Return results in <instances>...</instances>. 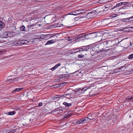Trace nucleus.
<instances>
[{"instance_id":"e433bc0d","label":"nucleus","mask_w":133,"mask_h":133,"mask_svg":"<svg viewBox=\"0 0 133 133\" xmlns=\"http://www.w3.org/2000/svg\"><path fill=\"white\" fill-rule=\"evenodd\" d=\"M117 14H113L111 15L110 16L112 17H115L117 16Z\"/></svg>"},{"instance_id":"37998d69","label":"nucleus","mask_w":133,"mask_h":133,"mask_svg":"<svg viewBox=\"0 0 133 133\" xmlns=\"http://www.w3.org/2000/svg\"><path fill=\"white\" fill-rule=\"evenodd\" d=\"M74 12L73 11L69 13H68V15H74Z\"/></svg>"},{"instance_id":"4c0bfd02","label":"nucleus","mask_w":133,"mask_h":133,"mask_svg":"<svg viewBox=\"0 0 133 133\" xmlns=\"http://www.w3.org/2000/svg\"><path fill=\"white\" fill-rule=\"evenodd\" d=\"M129 6L128 5H125L124 6L122 7V8H121V9H127V8Z\"/></svg>"},{"instance_id":"bf43d9fd","label":"nucleus","mask_w":133,"mask_h":133,"mask_svg":"<svg viewBox=\"0 0 133 133\" xmlns=\"http://www.w3.org/2000/svg\"><path fill=\"white\" fill-rule=\"evenodd\" d=\"M57 26H59V25H57Z\"/></svg>"},{"instance_id":"f257e3e1","label":"nucleus","mask_w":133,"mask_h":133,"mask_svg":"<svg viewBox=\"0 0 133 133\" xmlns=\"http://www.w3.org/2000/svg\"><path fill=\"white\" fill-rule=\"evenodd\" d=\"M81 38L82 39H84V38L86 39H90L91 38L90 34H88L85 35L83 33L79 35L77 37L74 38L73 40H76Z\"/></svg>"},{"instance_id":"0eeeda50","label":"nucleus","mask_w":133,"mask_h":133,"mask_svg":"<svg viewBox=\"0 0 133 133\" xmlns=\"http://www.w3.org/2000/svg\"><path fill=\"white\" fill-rule=\"evenodd\" d=\"M89 49L88 47L87 46H82V48H79V53L80 54H85V55L86 54H85V52L87 51H88Z\"/></svg>"},{"instance_id":"72a5a7b5","label":"nucleus","mask_w":133,"mask_h":133,"mask_svg":"<svg viewBox=\"0 0 133 133\" xmlns=\"http://www.w3.org/2000/svg\"><path fill=\"white\" fill-rule=\"evenodd\" d=\"M59 80L60 81H62L63 80L64 78L62 76V75H61L59 76Z\"/></svg>"},{"instance_id":"c85d7f7f","label":"nucleus","mask_w":133,"mask_h":133,"mask_svg":"<svg viewBox=\"0 0 133 133\" xmlns=\"http://www.w3.org/2000/svg\"><path fill=\"white\" fill-rule=\"evenodd\" d=\"M3 20L0 17V25L1 26H2V28L3 26V24H4V23L3 22Z\"/></svg>"},{"instance_id":"bb28decb","label":"nucleus","mask_w":133,"mask_h":133,"mask_svg":"<svg viewBox=\"0 0 133 133\" xmlns=\"http://www.w3.org/2000/svg\"><path fill=\"white\" fill-rule=\"evenodd\" d=\"M126 100L127 101H129L132 100V97H130L129 96H128L126 97Z\"/></svg>"},{"instance_id":"39448f33","label":"nucleus","mask_w":133,"mask_h":133,"mask_svg":"<svg viewBox=\"0 0 133 133\" xmlns=\"http://www.w3.org/2000/svg\"><path fill=\"white\" fill-rule=\"evenodd\" d=\"M119 6L118 5V4L117 3L116 5L114 6H113L111 8V11L112 13H117L121 9V8H119Z\"/></svg>"},{"instance_id":"473e14b6","label":"nucleus","mask_w":133,"mask_h":133,"mask_svg":"<svg viewBox=\"0 0 133 133\" xmlns=\"http://www.w3.org/2000/svg\"><path fill=\"white\" fill-rule=\"evenodd\" d=\"M129 59H132L133 58V54L130 55L128 57Z\"/></svg>"},{"instance_id":"f8f14e48","label":"nucleus","mask_w":133,"mask_h":133,"mask_svg":"<svg viewBox=\"0 0 133 133\" xmlns=\"http://www.w3.org/2000/svg\"><path fill=\"white\" fill-rule=\"evenodd\" d=\"M113 6V3L111 4L108 3L105 5V6L106 7V8H108V9L110 11L111 10V8Z\"/></svg>"},{"instance_id":"8fccbe9b","label":"nucleus","mask_w":133,"mask_h":133,"mask_svg":"<svg viewBox=\"0 0 133 133\" xmlns=\"http://www.w3.org/2000/svg\"><path fill=\"white\" fill-rule=\"evenodd\" d=\"M27 66H29V65H27L25 67V68H26L25 69H26V70H27V69H29V68H27Z\"/></svg>"},{"instance_id":"58836bf2","label":"nucleus","mask_w":133,"mask_h":133,"mask_svg":"<svg viewBox=\"0 0 133 133\" xmlns=\"http://www.w3.org/2000/svg\"><path fill=\"white\" fill-rule=\"evenodd\" d=\"M128 19H129L130 22L133 21V16L128 18Z\"/></svg>"},{"instance_id":"de8ad7c7","label":"nucleus","mask_w":133,"mask_h":133,"mask_svg":"<svg viewBox=\"0 0 133 133\" xmlns=\"http://www.w3.org/2000/svg\"><path fill=\"white\" fill-rule=\"evenodd\" d=\"M61 64L60 63H59L57 64H56V65H55L56 66H57V68L59 66H60L61 65Z\"/></svg>"},{"instance_id":"5701e85b","label":"nucleus","mask_w":133,"mask_h":133,"mask_svg":"<svg viewBox=\"0 0 133 133\" xmlns=\"http://www.w3.org/2000/svg\"><path fill=\"white\" fill-rule=\"evenodd\" d=\"M80 14H81L86 12L87 10L86 9H79Z\"/></svg>"},{"instance_id":"4d7b16f0","label":"nucleus","mask_w":133,"mask_h":133,"mask_svg":"<svg viewBox=\"0 0 133 133\" xmlns=\"http://www.w3.org/2000/svg\"><path fill=\"white\" fill-rule=\"evenodd\" d=\"M124 69V68H123L122 69H121V70H123V69Z\"/></svg>"},{"instance_id":"9d476101","label":"nucleus","mask_w":133,"mask_h":133,"mask_svg":"<svg viewBox=\"0 0 133 133\" xmlns=\"http://www.w3.org/2000/svg\"><path fill=\"white\" fill-rule=\"evenodd\" d=\"M125 66H121L119 68H117L113 70V73H116L121 71L124 70L125 69Z\"/></svg>"},{"instance_id":"f704fd0d","label":"nucleus","mask_w":133,"mask_h":133,"mask_svg":"<svg viewBox=\"0 0 133 133\" xmlns=\"http://www.w3.org/2000/svg\"><path fill=\"white\" fill-rule=\"evenodd\" d=\"M16 131V130L15 129H10V131H9V132H12V133H14V132H15Z\"/></svg>"},{"instance_id":"1a4fd4ad","label":"nucleus","mask_w":133,"mask_h":133,"mask_svg":"<svg viewBox=\"0 0 133 133\" xmlns=\"http://www.w3.org/2000/svg\"><path fill=\"white\" fill-rule=\"evenodd\" d=\"M87 89H86L85 88H84L82 89H81V88H78L74 90L73 91L75 92V94H77L79 95L81 93H82V91L86 90Z\"/></svg>"},{"instance_id":"dca6fc26","label":"nucleus","mask_w":133,"mask_h":133,"mask_svg":"<svg viewBox=\"0 0 133 133\" xmlns=\"http://www.w3.org/2000/svg\"><path fill=\"white\" fill-rule=\"evenodd\" d=\"M129 3L128 2H121L117 3L118 5L119 6H121L122 5H127L129 4Z\"/></svg>"},{"instance_id":"13d9d810","label":"nucleus","mask_w":133,"mask_h":133,"mask_svg":"<svg viewBox=\"0 0 133 133\" xmlns=\"http://www.w3.org/2000/svg\"><path fill=\"white\" fill-rule=\"evenodd\" d=\"M132 100H133V97H132Z\"/></svg>"},{"instance_id":"aec40b11","label":"nucleus","mask_w":133,"mask_h":133,"mask_svg":"<svg viewBox=\"0 0 133 133\" xmlns=\"http://www.w3.org/2000/svg\"><path fill=\"white\" fill-rule=\"evenodd\" d=\"M79 48L74 49L72 50V52L73 53H77L79 52Z\"/></svg>"},{"instance_id":"864d4df0","label":"nucleus","mask_w":133,"mask_h":133,"mask_svg":"<svg viewBox=\"0 0 133 133\" xmlns=\"http://www.w3.org/2000/svg\"><path fill=\"white\" fill-rule=\"evenodd\" d=\"M130 44L131 45V46L132 45V44H131V42H130Z\"/></svg>"},{"instance_id":"a878e982","label":"nucleus","mask_w":133,"mask_h":133,"mask_svg":"<svg viewBox=\"0 0 133 133\" xmlns=\"http://www.w3.org/2000/svg\"><path fill=\"white\" fill-rule=\"evenodd\" d=\"M20 29L21 31H26V29H25V27L24 25H22L20 27Z\"/></svg>"},{"instance_id":"5fc2aeb1","label":"nucleus","mask_w":133,"mask_h":133,"mask_svg":"<svg viewBox=\"0 0 133 133\" xmlns=\"http://www.w3.org/2000/svg\"><path fill=\"white\" fill-rule=\"evenodd\" d=\"M131 70H132V72H133V69H132Z\"/></svg>"},{"instance_id":"6e6552de","label":"nucleus","mask_w":133,"mask_h":133,"mask_svg":"<svg viewBox=\"0 0 133 133\" xmlns=\"http://www.w3.org/2000/svg\"><path fill=\"white\" fill-rule=\"evenodd\" d=\"M28 41L26 40H20L17 42L14 43L15 45H20L22 44H27V43H29Z\"/></svg>"},{"instance_id":"ea45409f","label":"nucleus","mask_w":133,"mask_h":133,"mask_svg":"<svg viewBox=\"0 0 133 133\" xmlns=\"http://www.w3.org/2000/svg\"><path fill=\"white\" fill-rule=\"evenodd\" d=\"M5 34L4 35H5L4 36V37H4L6 38V37H8V34L7 33H6V32H5Z\"/></svg>"},{"instance_id":"c756f323","label":"nucleus","mask_w":133,"mask_h":133,"mask_svg":"<svg viewBox=\"0 0 133 133\" xmlns=\"http://www.w3.org/2000/svg\"><path fill=\"white\" fill-rule=\"evenodd\" d=\"M45 35H40V36H39V39H44L45 37H44L45 36Z\"/></svg>"},{"instance_id":"79ce46f5","label":"nucleus","mask_w":133,"mask_h":133,"mask_svg":"<svg viewBox=\"0 0 133 133\" xmlns=\"http://www.w3.org/2000/svg\"><path fill=\"white\" fill-rule=\"evenodd\" d=\"M57 68V66H56V65L54 66L53 68H51V70L53 71L55 70V69H56Z\"/></svg>"},{"instance_id":"7ed1b4c3","label":"nucleus","mask_w":133,"mask_h":133,"mask_svg":"<svg viewBox=\"0 0 133 133\" xmlns=\"http://www.w3.org/2000/svg\"><path fill=\"white\" fill-rule=\"evenodd\" d=\"M93 119L89 118L88 117H86L79 120L76 122V123L79 124L81 123H87L90 120H92Z\"/></svg>"},{"instance_id":"412c9836","label":"nucleus","mask_w":133,"mask_h":133,"mask_svg":"<svg viewBox=\"0 0 133 133\" xmlns=\"http://www.w3.org/2000/svg\"><path fill=\"white\" fill-rule=\"evenodd\" d=\"M64 78L63 79L66 80L68 79V78L69 77V75L68 74H63L62 75Z\"/></svg>"},{"instance_id":"6ab92c4d","label":"nucleus","mask_w":133,"mask_h":133,"mask_svg":"<svg viewBox=\"0 0 133 133\" xmlns=\"http://www.w3.org/2000/svg\"><path fill=\"white\" fill-rule=\"evenodd\" d=\"M55 42H54V41L53 40L48 41H47V43L45 44V45L53 44Z\"/></svg>"},{"instance_id":"20e7f679","label":"nucleus","mask_w":133,"mask_h":133,"mask_svg":"<svg viewBox=\"0 0 133 133\" xmlns=\"http://www.w3.org/2000/svg\"><path fill=\"white\" fill-rule=\"evenodd\" d=\"M92 50L90 49V53L91 55L94 56L95 55L100 53L99 50L98 49L97 47V45L94 46L91 49Z\"/></svg>"},{"instance_id":"b1692460","label":"nucleus","mask_w":133,"mask_h":133,"mask_svg":"<svg viewBox=\"0 0 133 133\" xmlns=\"http://www.w3.org/2000/svg\"><path fill=\"white\" fill-rule=\"evenodd\" d=\"M16 112L14 111H10L9 112L8 114H7L8 115H14L16 113Z\"/></svg>"},{"instance_id":"423d86ee","label":"nucleus","mask_w":133,"mask_h":133,"mask_svg":"<svg viewBox=\"0 0 133 133\" xmlns=\"http://www.w3.org/2000/svg\"><path fill=\"white\" fill-rule=\"evenodd\" d=\"M104 44L106 48H109L113 46L115 44L114 41L111 40L104 41Z\"/></svg>"},{"instance_id":"09e8293b","label":"nucleus","mask_w":133,"mask_h":133,"mask_svg":"<svg viewBox=\"0 0 133 133\" xmlns=\"http://www.w3.org/2000/svg\"><path fill=\"white\" fill-rule=\"evenodd\" d=\"M79 17H76L75 18V20H78L79 19Z\"/></svg>"},{"instance_id":"7c9ffc66","label":"nucleus","mask_w":133,"mask_h":133,"mask_svg":"<svg viewBox=\"0 0 133 133\" xmlns=\"http://www.w3.org/2000/svg\"><path fill=\"white\" fill-rule=\"evenodd\" d=\"M33 27V24L31 25H28L27 26V28L29 29L31 28L32 29H33L34 28Z\"/></svg>"},{"instance_id":"2f4dec72","label":"nucleus","mask_w":133,"mask_h":133,"mask_svg":"<svg viewBox=\"0 0 133 133\" xmlns=\"http://www.w3.org/2000/svg\"><path fill=\"white\" fill-rule=\"evenodd\" d=\"M38 22L36 23L33 24V26L34 27H35V28H37L38 27Z\"/></svg>"},{"instance_id":"f3484780","label":"nucleus","mask_w":133,"mask_h":133,"mask_svg":"<svg viewBox=\"0 0 133 133\" xmlns=\"http://www.w3.org/2000/svg\"><path fill=\"white\" fill-rule=\"evenodd\" d=\"M63 105L65 106L66 107H69L72 106V104L71 103H68L66 102H65L63 103Z\"/></svg>"},{"instance_id":"4468645a","label":"nucleus","mask_w":133,"mask_h":133,"mask_svg":"<svg viewBox=\"0 0 133 133\" xmlns=\"http://www.w3.org/2000/svg\"><path fill=\"white\" fill-rule=\"evenodd\" d=\"M68 95L67 94H64L63 95H57L55 97L56 98H61L62 97H66Z\"/></svg>"},{"instance_id":"4be33fe9","label":"nucleus","mask_w":133,"mask_h":133,"mask_svg":"<svg viewBox=\"0 0 133 133\" xmlns=\"http://www.w3.org/2000/svg\"><path fill=\"white\" fill-rule=\"evenodd\" d=\"M95 14L94 11H93L92 12H89L87 14L88 15H89L92 16H94Z\"/></svg>"},{"instance_id":"6e6d98bb","label":"nucleus","mask_w":133,"mask_h":133,"mask_svg":"<svg viewBox=\"0 0 133 133\" xmlns=\"http://www.w3.org/2000/svg\"><path fill=\"white\" fill-rule=\"evenodd\" d=\"M68 123H66L65 124L66 125H67V124H68Z\"/></svg>"},{"instance_id":"c03bdc74","label":"nucleus","mask_w":133,"mask_h":133,"mask_svg":"<svg viewBox=\"0 0 133 133\" xmlns=\"http://www.w3.org/2000/svg\"><path fill=\"white\" fill-rule=\"evenodd\" d=\"M128 28H124V29L123 30V31H129V30H128Z\"/></svg>"},{"instance_id":"a19ab883","label":"nucleus","mask_w":133,"mask_h":133,"mask_svg":"<svg viewBox=\"0 0 133 133\" xmlns=\"http://www.w3.org/2000/svg\"><path fill=\"white\" fill-rule=\"evenodd\" d=\"M18 78H15V79H11V81H16L18 80Z\"/></svg>"},{"instance_id":"9b49d317","label":"nucleus","mask_w":133,"mask_h":133,"mask_svg":"<svg viewBox=\"0 0 133 133\" xmlns=\"http://www.w3.org/2000/svg\"><path fill=\"white\" fill-rule=\"evenodd\" d=\"M63 112V110L62 108H58L53 110L52 112L56 114H59L62 113Z\"/></svg>"},{"instance_id":"cd10ccee","label":"nucleus","mask_w":133,"mask_h":133,"mask_svg":"<svg viewBox=\"0 0 133 133\" xmlns=\"http://www.w3.org/2000/svg\"><path fill=\"white\" fill-rule=\"evenodd\" d=\"M122 21L124 22H130L128 18H124L122 19Z\"/></svg>"},{"instance_id":"ddd939ff","label":"nucleus","mask_w":133,"mask_h":133,"mask_svg":"<svg viewBox=\"0 0 133 133\" xmlns=\"http://www.w3.org/2000/svg\"><path fill=\"white\" fill-rule=\"evenodd\" d=\"M94 11L95 13V14H97L100 13L101 11V8H96L95 10H94Z\"/></svg>"},{"instance_id":"a211bd4d","label":"nucleus","mask_w":133,"mask_h":133,"mask_svg":"<svg viewBox=\"0 0 133 133\" xmlns=\"http://www.w3.org/2000/svg\"><path fill=\"white\" fill-rule=\"evenodd\" d=\"M73 12H74V15H74L75 16H76L80 14L79 9L76 10L74 11Z\"/></svg>"},{"instance_id":"393cba45","label":"nucleus","mask_w":133,"mask_h":133,"mask_svg":"<svg viewBox=\"0 0 133 133\" xmlns=\"http://www.w3.org/2000/svg\"><path fill=\"white\" fill-rule=\"evenodd\" d=\"M45 36L44 37L45 38L44 39H46V38H47L48 39L49 38H50L52 37V35L50 34H48L46 35H45Z\"/></svg>"},{"instance_id":"c9c22d12","label":"nucleus","mask_w":133,"mask_h":133,"mask_svg":"<svg viewBox=\"0 0 133 133\" xmlns=\"http://www.w3.org/2000/svg\"><path fill=\"white\" fill-rule=\"evenodd\" d=\"M84 56V55L83 54L79 55L78 56V57L79 58H83Z\"/></svg>"},{"instance_id":"603ef678","label":"nucleus","mask_w":133,"mask_h":133,"mask_svg":"<svg viewBox=\"0 0 133 133\" xmlns=\"http://www.w3.org/2000/svg\"><path fill=\"white\" fill-rule=\"evenodd\" d=\"M63 84H64V85H65L66 84V83L64 82V83H63Z\"/></svg>"},{"instance_id":"2eb2a0df","label":"nucleus","mask_w":133,"mask_h":133,"mask_svg":"<svg viewBox=\"0 0 133 133\" xmlns=\"http://www.w3.org/2000/svg\"><path fill=\"white\" fill-rule=\"evenodd\" d=\"M23 89V88H17L15 89V90H14L12 91V93H13L14 92L20 91Z\"/></svg>"},{"instance_id":"3c124183","label":"nucleus","mask_w":133,"mask_h":133,"mask_svg":"<svg viewBox=\"0 0 133 133\" xmlns=\"http://www.w3.org/2000/svg\"><path fill=\"white\" fill-rule=\"evenodd\" d=\"M38 24V26H40L41 25V24Z\"/></svg>"},{"instance_id":"49530a36","label":"nucleus","mask_w":133,"mask_h":133,"mask_svg":"<svg viewBox=\"0 0 133 133\" xmlns=\"http://www.w3.org/2000/svg\"><path fill=\"white\" fill-rule=\"evenodd\" d=\"M109 9L108 8H106V7H105L104 9H103L104 11H106L107 10H108Z\"/></svg>"},{"instance_id":"f03ea898","label":"nucleus","mask_w":133,"mask_h":133,"mask_svg":"<svg viewBox=\"0 0 133 133\" xmlns=\"http://www.w3.org/2000/svg\"><path fill=\"white\" fill-rule=\"evenodd\" d=\"M96 45L98 49L99 50L100 53L105 50V48H104L105 47V45L104 44V41L101 43H98Z\"/></svg>"},{"instance_id":"a18cd8bd","label":"nucleus","mask_w":133,"mask_h":133,"mask_svg":"<svg viewBox=\"0 0 133 133\" xmlns=\"http://www.w3.org/2000/svg\"><path fill=\"white\" fill-rule=\"evenodd\" d=\"M42 105V102H40L39 103L38 106L39 107L41 106Z\"/></svg>"}]
</instances>
